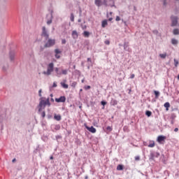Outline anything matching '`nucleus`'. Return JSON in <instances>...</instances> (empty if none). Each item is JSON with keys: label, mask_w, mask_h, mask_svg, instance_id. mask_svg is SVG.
I'll return each instance as SVG.
<instances>
[{"label": "nucleus", "mask_w": 179, "mask_h": 179, "mask_svg": "<svg viewBox=\"0 0 179 179\" xmlns=\"http://www.w3.org/2000/svg\"><path fill=\"white\" fill-rule=\"evenodd\" d=\"M173 34H174V36H178V34H179V29H174L173 30Z\"/></svg>", "instance_id": "obj_13"}, {"label": "nucleus", "mask_w": 179, "mask_h": 179, "mask_svg": "<svg viewBox=\"0 0 179 179\" xmlns=\"http://www.w3.org/2000/svg\"><path fill=\"white\" fill-rule=\"evenodd\" d=\"M60 85H61V86H62L64 87V89H68V87H69L68 84H66L64 83H61Z\"/></svg>", "instance_id": "obj_18"}, {"label": "nucleus", "mask_w": 179, "mask_h": 179, "mask_svg": "<svg viewBox=\"0 0 179 179\" xmlns=\"http://www.w3.org/2000/svg\"><path fill=\"white\" fill-rule=\"evenodd\" d=\"M156 99H157L160 96V92L159 91H154Z\"/></svg>", "instance_id": "obj_23"}, {"label": "nucleus", "mask_w": 179, "mask_h": 179, "mask_svg": "<svg viewBox=\"0 0 179 179\" xmlns=\"http://www.w3.org/2000/svg\"><path fill=\"white\" fill-rule=\"evenodd\" d=\"M103 5L106 6H113L114 0H103Z\"/></svg>", "instance_id": "obj_6"}, {"label": "nucleus", "mask_w": 179, "mask_h": 179, "mask_svg": "<svg viewBox=\"0 0 179 179\" xmlns=\"http://www.w3.org/2000/svg\"><path fill=\"white\" fill-rule=\"evenodd\" d=\"M2 120H3V118H2V117H1V116H0V122H2Z\"/></svg>", "instance_id": "obj_55"}, {"label": "nucleus", "mask_w": 179, "mask_h": 179, "mask_svg": "<svg viewBox=\"0 0 179 179\" xmlns=\"http://www.w3.org/2000/svg\"><path fill=\"white\" fill-rule=\"evenodd\" d=\"M86 128L90 132H92V134H96V128H94L93 126L91 127H86Z\"/></svg>", "instance_id": "obj_10"}, {"label": "nucleus", "mask_w": 179, "mask_h": 179, "mask_svg": "<svg viewBox=\"0 0 179 179\" xmlns=\"http://www.w3.org/2000/svg\"><path fill=\"white\" fill-rule=\"evenodd\" d=\"M174 62H175V66H177V65H178V61L175 59Z\"/></svg>", "instance_id": "obj_38"}, {"label": "nucleus", "mask_w": 179, "mask_h": 179, "mask_svg": "<svg viewBox=\"0 0 179 179\" xmlns=\"http://www.w3.org/2000/svg\"><path fill=\"white\" fill-rule=\"evenodd\" d=\"M8 68H9V65L8 64H6V65L3 66L2 69H3V71L4 72H6V71H8Z\"/></svg>", "instance_id": "obj_17"}, {"label": "nucleus", "mask_w": 179, "mask_h": 179, "mask_svg": "<svg viewBox=\"0 0 179 179\" xmlns=\"http://www.w3.org/2000/svg\"><path fill=\"white\" fill-rule=\"evenodd\" d=\"M164 107L166 108V110H169V108L170 107V103H169V102L165 103Z\"/></svg>", "instance_id": "obj_24"}, {"label": "nucleus", "mask_w": 179, "mask_h": 179, "mask_svg": "<svg viewBox=\"0 0 179 179\" xmlns=\"http://www.w3.org/2000/svg\"><path fill=\"white\" fill-rule=\"evenodd\" d=\"M51 23H52V19H50L47 21V24H51Z\"/></svg>", "instance_id": "obj_36"}, {"label": "nucleus", "mask_w": 179, "mask_h": 179, "mask_svg": "<svg viewBox=\"0 0 179 179\" xmlns=\"http://www.w3.org/2000/svg\"><path fill=\"white\" fill-rule=\"evenodd\" d=\"M42 37H45V38L47 40L48 37H50V35L48 34V31H47V29L45 27H42Z\"/></svg>", "instance_id": "obj_5"}, {"label": "nucleus", "mask_w": 179, "mask_h": 179, "mask_svg": "<svg viewBox=\"0 0 179 179\" xmlns=\"http://www.w3.org/2000/svg\"><path fill=\"white\" fill-rule=\"evenodd\" d=\"M54 118H55V120H56V121H61V115H55Z\"/></svg>", "instance_id": "obj_15"}, {"label": "nucleus", "mask_w": 179, "mask_h": 179, "mask_svg": "<svg viewBox=\"0 0 179 179\" xmlns=\"http://www.w3.org/2000/svg\"><path fill=\"white\" fill-rule=\"evenodd\" d=\"M70 20L71 22H75V15H73V13H71Z\"/></svg>", "instance_id": "obj_22"}, {"label": "nucleus", "mask_w": 179, "mask_h": 179, "mask_svg": "<svg viewBox=\"0 0 179 179\" xmlns=\"http://www.w3.org/2000/svg\"><path fill=\"white\" fill-rule=\"evenodd\" d=\"M85 179H87V176H85Z\"/></svg>", "instance_id": "obj_63"}, {"label": "nucleus", "mask_w": 179, "mask_h": 179, "mask_svg": "<svg viewBox=\"0 0 179 179\" xmlns=\"http://www.w3.org/2000/svg\"><path fill=\"white\" fill-rule=\"evenodd\" d=\"M95 5L96 6H101V5H104V1L103 0H95Z\"/></svg>", "instance_id": "obj_8"}, {"label": "nucleus", "mask_w": 179, "mask_h": 179, "mask_svg": "<svg viewBox=\"0 0 179 179\" xmlns=\"http://www.w3.org/2000/svg\"><path fill=\"white\" fill-rule=\"evenodd\" d=\"M52 45H55V40L49 38L44 47L45 48H49V47H52Z\"/></svg>", "instance_id": "obj_4"}, {"label": "nucleus", "mask_w": 179, "mask_h": 179, "mask_svg": "<svg viewBox=\"0 0 179 179\" xmlns=\"http://www.w3.org/2000/svg\"><path fill=\"white\" fill-rule=\"evenodd\" d=\"M121 20V18H120V16L116 17V22H120Z\"/></svg>", "instance_id": "obj_39"}, {"label": "nucleus", "mask_w": 179, "mask_h": 179, "mask_svg": "<svg viewBox=\"0 0 179 179\" xmlns=\"http://www.w3.org/2000/svg\"><path fill=\"white\" fill-rule=\"evenodd\" d=\"M148 148H155V141H152L151 143L148 145Z\"/></svg>", "instance_id": "obj_28"}, {"label": "nucleus", "mask_w": 179, "mask_h": 179, "mask_svg": "<svg viewBox=\"0 0 179 179\" xmlns=\"http://www.w3.org/2000/svg\"><path fill=\"white\" fill-rule=\"evenodd\" d=\"M76 85H77V83H76V82H73L72 83H71V87H76Z\"/></svg>", "instance_id": "obj_35"}, {"label": "nucleus", "mask_w": 179, "mask_h": 179, "mask_svg": "<svg viewBox=\"0 0 179 179\" xmlns=\"http://www.w3.org/2000/svg\"><path fill=\"white\" fill-rule=\"evenodd\" d=\"M153 34H155V36H157L159 34V31L157 29H155L152 31Z\"/></svg>", "instance_id": "obj_32"}, {"label": "nucleus", "mask_w": 179, "mask_h": 179, "mask_svg": "<svg viewBox=\"0 0 179 179\" xmlns=\"http://www.w3.org/2000/svg\"><path fill=\"white\" fill-rule=\"evenodd\" d=\"M171 27H179L178 17L176 15H171Z\"/></svg>", "instance_id": "obj_1"}, {"label": "nucleus", "mask_w": 179, "mask_h": 179, "mask_svg": "<svg viewBox=\"0 0 179 179\" xmlns=\"http://www.w3.org/2000/svg\"><path fill=\"white\" fill-rule=\"evenodd\" d=\"M41 92H42V90H39V91H38V96H39V97H41Z\"/></svg>", "instance_id": "obj_40"}, {"label": "nucleus", "mask_w": 179, "mask_h": 179, "mask_svg": "<svg viewBox=\"0 0 179 179\" xmlns=\"http://www.w3.org/2000/svg\"><path fill=\"white\" fill-rule=\"evenodd\" d=\"M56 58H57V59H59V58H61V56L58 55H55Z\"/></svg>", "instance_id": "obj_43"}, {"label": "nucleus", "mask_w": 179, "mask_h": 179, "mask_svg": "<svg viewBox=\"0 0 179 179\" xmlns=\"http://www.w3.org/2000/svg\"><path fill=\"white\" fill-rule=\"evenodd\" d=\"M80 22H82V20L79 19L78 20V23H80Z\"/></svg>", "instance_id": "obj_56"}, {"label": "nucleus", "mask_w": 179, "mask_h": 179, "mask_svg": "<svg viewBox=\"0 0 179 179\" xmlns=\"http://www.w3.org/2000/svg\"><path fill=\"white\" fill-rule=\"evenodd\" d=\"M118 101H117V100L115 99H112L110 101V106H117Z\"/></svg>", "instance_id": "obj_12"}, {"label": "nucleus", "mask_w": 179, "mask_h": 179, "mask_svg": "<svg viewBox=\"0 0 179 179\" xmlns=\"http://www.w3.org/2000/svg\"><path fill=\"white\" fill-rule=\"evenodd\" d=\"M101 104H102V106H103V107L102 108L103 110H104V106H106V104H107V102L104 101H102L101 102Z\"/></svg>", "instance_id": "obj_33"}, {"label": "nucleus", "mask_w": 179, "mask_h": 179, "mask_svg": "<svg viewBox=\"0 0 179 179\" xmlns=\"http://www.w3.org/2000/svg\"><path fill=\"white\" fill-rule=\"evenodd\" d=\"M54 159V157H50V160H52Z\"/></svg>", "instance_id": "obj_57"}, {"label": "nucleus", "mask_w": 179, "mask_h": 179, "mask_svg": "<svg viewBox=\"0 0 179 179\" xmlns=\"http://www.w3.org/2000/svg\"><path fill=\"white\" fill-rule=\"evenodd\" d=\"M66 98L65 96H60L59 98H56L55 101L57 103H65Z\"/></svg>", "instance_id": "obj_7"}, {"label": "nucleus", "mask_w": 179, "mask_h": 179, "mask_svg": "<svg viewBox=\"0 0 179 179\" xmlns=\"http://www.w3.org/2000/svg\"><path fill=\"white\" fill-rule=\"evenodd\" d=\"M107 129H108V131H111V127H108Z\"/></svg>", "instance_id": "obj_48"}, {"label": "nucleus", "mask_w": 179, "mask_h": 179, "mask_svg": "<svg viewBox=\"0 0 179 179\" xmlns=\"http://www.w3.org/2000/svg\"><path fill=\"white\" fill-rule=\"evenodd\" d=\"M102 27L107 26V20H103L101 24Z\"/></svg>", "instance_id": "obj_27"}, {"label": "nucleus", "mask_w": 179, "mask_h": 179, "mask_svg": "<svg viewBox=\"0 0 179 179\" xmlns=\"http://www.w3.org/2000/svg\"><path fill=\"white\" fill-rule=\"evenodd\" d=\"M72 36L73 38H78V32L76 31H73Z\"/></svg>", "instance_id": "obj_16"}, {"label": "nucleus", "mask_w": 179, "mask_h": 179, "mask_svg": "<svg viewBox=\"0 0 179 179\" xmlns=\"http://www.w3.org/2000/svg\"><path fill=\"white\" fill-rule=\"evenodd\" d=\"M55 52L56 55L61 54V51L59 50V49H55Z\"/></svg>", "instance_id": "obj_34"}, {"label": "nucleus", "mask_w": 179, "mask_h": 179, "mask_svg": "<svg viewBox=\"0 0 179 179\" xmlns=\"http://www.w3.org/2000/svg\"><path fill=\"white\" fill-rule=\"evenodd\" d=\"M46 104H48V107L51 106V103H50V98H48L45 101Z\"/></svg>", "instance_id": "obj_30"}, {"label": "nucleus", "mask_w": 179, "mask_h": 179, "mask_svg": "<svg viewBox=\"0 0 179 179\" xmlns=\"http://www.w3.org/2000/svg\"><path fill=\"white\" fill-rule=\"evenodd\" d=\"M174 131H175V132H178V128H176V129H174Z\"/></svg>", "instance_id": "obj_50"}, {"label": "nucleus", "mask_w": 179, "mask_h": 179, "mask_svg": "<svg viewBox=\"0 0 179 179\" xmlns=\"http://www.w3.org/2000/svg\"><path fill=\"white\" fill-rule=\"evenodd\" d=\"M105 44H106L107 45H108V44H110V41H105Z\"/></svg>", "instance_id": "obj_42"}, {"label": "nucleus", "mask_w": 179, "mask_h": 179, "mask_svg": "<svg viewBox=\"0 0 179 179\" xmlns=\"http://www.w3.org/2000/svg\"><path fill=\"white\" fill-rule=\"evenodd\" d=\"M171 43V44H173V45H177L178 44V40L176 38H172Z\"/></svg>", "instance_id": "obj_11"}, {"label": "nucleus", "mask_w": 179, "mask_h": 179, "mask_svg": "<svg viewBox=\"0 0 179 179\" xmlns=\"http://www.w3.org/2000/svg\"><path fill=\"white\" fill-rule=\"evenodd\" d=\"M62 44H66V40L62 39Z\"/></svg>", "instance_id": "obj_37"}, {"label": "nucleus", "mask_w": 179, "mask_h": 179, "mask_svg": "<svg viewBox=\"0 0 179 179\" xmlns=\"http://www.w3.org/2000/svg\"><path fill=\"white\" fill-rule=\"evenodd\" d=\"M15 162H16V159H15V158H14V159L12 160V162H13V163H15Z\"/></svg>", "instance_id": "obj_52"}, {"label": "nucleus", "mask_w": 179, "mask_h": 179, "mask_svg": "<svg viewBox=\"0 0 179 179\" xmlns=\"http://www.w3.org/2000/svg\"><path fill=\"white\" fill-rule=\"evenodd\" d=\"M50 101H52V103H54V99L52 98L50 99Z\"/></svg>", "instance_id": "obj_53"}, {"label": "nucleus", "mask_w": 179, "mask_h": 179, "mask_svg": "<svg viewBox=\"0 0 179 179\" xmlns=\"http://www.w3.org/2000/svg\"><path fill=\"white\" fill-rule=\"evenodd\" d=\"M130 78L131 79H134V78H135V74H131Z\"/></svg>", "instance_id": "obj_44"}, {"label": "nucleus", "mask_w": 179, "mask_h": 179, "mask_svg": "<svg viewBox=\"0 0 179 179\" xmlns=\"http://www.w3.org/2000/svg\"><path fill=\"white\" fill-rule=\"evenodd\" d=\"M176 1H179V0H176Z\"/></svg>", "instance_id": "obj_64"}, {"label": "nucleus", "mask_w": 179, "mask_h": 179, "mask_svg": "<svg viewBox=\"0 0 179 179\" xmlns=\"http://www.w3.org/2000/svg\"><path fill=\"white\" fill-rule=\"evenodd\" d=\"M42 117H43V118H44V117H45V111H43L42 113Z\"/></svg>", "instance_id": "obj_41"}, {"label": "nucleus", "mask_w": 179, "mask_h": 179, "mask_svg": "<svg viewBox=\"0 0 179 179\" xmlns=\"http://www.w3.org/2000/svg\"><path fill=\"white\" fill-rule=\"evenodd\" d=\"M85 89H86L87 90H89V89H90V85H87V87H85Z\"/></svg>", "instance_id": "obj_45"}, {"label": "nucleus", "mask_w": 179, "mask_h": 179, "mask_svg": "<svg viewBox=\"0 0 179 179\" xmlns=\"http://www.w3.org/2000/svg\"><path fill=\"white\" fill-rule=\"evenodd\" d=\"M117 170H119V171L124 170V166L122 165H118L117 166Z\"/></svg>", "instance_id": "obj_25"}, {"label": "nucleus", "mask_w": 179, "mask_h": 179, "mask_svg": "<svg viewBox=\"0 0 179 179\" xmlns=\"http://www.w3.org/2000/svg\"><path fill=\"white\" fill-rule=\"evenodd\" d=\"M62 75H68V70H62Z\"/></svg>", "instance_id": "obj_29"}, {"label": "nucleus", "mask_w": 179, "mask_h": 179, "mask_svg": "<svg viewBox=\"0 0 179 179\" xmlns=\"http://www.w3.org/2000/svg\"><path fill=\"white\" fill-rule=\"evenodd\" d=\"M50 97H52V94H50Z\"/></svg>", "instance_id": "obj_60"}, {"label": "nucleus", "mask_w": 179, "mask_h": 179, "mask_svg": "<svg viewBox=\"0 0 179 179\" xmlns=\"http://www.w3.org/2000/svg\"><path fill=\"white\" fill-rule=\"evenodd\" d=\"M45 106H48V103L45 102V100L43 99V98L40 99V102L38 106V112L43 111L45 108Z\"/></svg>", "instance_id": "obj_3"}, {"label": "nucleus", "mask_w": 179, "mask_h": 179, "mask_svg": "<svg viewBox=\"0 0 179 179\" xmlns=\"http://www.w3.org/2000/svg\"><path fill=\"white\" fill-rule=\"evenodd\" d=\"M83 29L85 30L86 29V25L82 27Z\"/></svg>", "instance_id": "obj_49"}, {"label": "nucleus", "mask_w": 179, "mask_h": 179, "mask_svg": "<svg viewBox=\"0 0 179 179\" xmlns=\"http://www.w3.org/2000/svg\"><path fill=\"white\" fill-rule=\"evenodd\" d=\"M84 82H85V80H82V83H83Z\"/></svg>", "instance_id": "obj_58"}, {"label": "nucleus", "mask_w": 179, "mask_h": 179, "mask_svg": "<svg viewBox=\"0 0 179 179\" xmlns=\"http://www.w3.org/2000/svg\"><path fill=\"white\" fill-rule=\"evenodd\" d=\"M161 2H162L164 8H166L167 6V0H161Z\"/></svg>", "instance_id": "obj_19"}, {"label": "nucleus", "mask_w": 179, "mask_h": 179, "mask_svg": "<svg viewBox=\"0 0 179 179\" xmlns=\"http://www.w3.org/2000/svg\"><path fill=\"white\" fill-rule=\"evenodd\" d=\"M157 156H159V153H157Z\"/></svg>", "instance_id": "obj_62"}, {"label": "nucleus", "mask_w": 179, "mask_h": 179, "mask_svg": "<svg viewBox=\"0 0 179 179\" xmlns=\"http://www.w3.org/2000/svg\"><path fill=\"white\" fill-rule=\"evenodd\" d=\"M164 139H166V136H159L157 138V142H159V143H162V142H164Z\"/></svg>", "instance_id": "obj_9"}, {"label": "nucleus", "mask_w": 179, "mask_h": 179, "mask_svg": "<svg viewBox=\"0 0 179 179\" xmlns=\"http://www.w3.org/2000/svg\"><path fill=\"white\" fill-rule=\"evenodd\" d=\"M145 115H148V117H150V115H152V112L150 110H147L145 112Z\"/></svg>", "instance_id": "obj_31"}, {"label": "nucleus", "mask_w": 179, "mask_h": 179, "mask_svg": "<svg viewBox=\"0 0 179 179\" xmlns=\"http://www.w3.org/2000/svg\"><path fill=\"white\" fill-rule=\"evenodd\" d=\"M139 159H140L139 157H135V160H139Z\"/></svg>", "instance_id": "obj_51"}, {"label": "nucleus", "mask_w": 179, "mask_h": 179, "mask_svg": "<svg viewBox=\"0 0 179 179\" xmlns=\"http://www.w3.org/2000/svg\"><path fill=\"white\" fill-rule=\"evenodd\" d=\"M87 62H92V59L87 58Z\"/></svg>", "instance_id": "obj_47"}, {"label": "nucleus", "mask_w": 179, "mask_h": 179, "mask_svg": "<svg viewBox=\"0 0 179 179\" xmlns=\"http://www.w3.org/2000/svg\"><path fill=\"white\" fill-rule=\"evenodd\" d=\"M52 72H54V63H50L48 65L47 71H43V74L50 76Z\"/></svg>", "instance_id": "obj_2"}, {"label": "nucleus", "mask_w": 179, "mask_h": 179, "mask_svg": "<svg viewBox=\"0 0 179 179\" xmlns=\"http://www.w3.org/2000/svg\"><path fill=\"white\" fill-rule=\"evenodd\" d=\"M89 36H90V33H89V31H85L83 33V36L84 37H89Z\"/></svg>", "instance_id": "obj_21"}, {"label": "nucleus", "mask_w": 179, "mask_h": 179, "mask_svg": "<svg viewBox=\"0 0 179 179\" xmlns=\"http://www.w3.org/2000/svg\"><path fill=\"white\" fill-rule=\"evenodd\" d=\"M159 57H160V58H162L163 59H164V58H166V57H167V54H166V53L160 54Z\"/></svg>", "instance_id": "obj_26"}, {"label": "nucleus", "mask_w": 179, "mask_h": 179, "mask_svg": "<svg viewBox=\"0 0 179 179\" xmlns=\"http://www.w3.org/2000/svg\"><path fill=\"white\" fill-rule=\"evenodd\" d=\"M178 80H179V75L178 76Z\"/></svg>", "instance_id": "obj_61"}, {"label": "nucleus", "mask_w": 179, "mask_h": 179, "mask_svg": "<svg viewBox=\"0 0 179 179\" xmlns=\"http://www.w3.org/2000/svg\"><path fill=\"white\" fill-rule=\"evenodd\" d=\"M10 61L15 59V53L13 52H10Z\"/></svg>", "instance_id": "obj_14"}, {"label": "nucleus", "mask_w": 179, "mask_h": 179, "mask_svg": "<svg viewBox=\"0 0 179 179\" xmlns=\"http://www.w3.org/2000/svg\"><path fill=\"white\" fill-rule=\"evenodd\" d=\"M110 15H113V12H110Z\"/></svg>", "instance_id": "obj_59"}, {"label": "nucleus", "mask_w": 179, "mask_h": 179, "mask_svg": "<svg viewBox=\"0 0 179 179\" xmlns=\"http://www.w3.org/2000/svg\"><path fill=\"white\" fill-rule=\"evenodd\" d=\"M59 69H58V67H56V68H55V72H57V75L58 76H61V75H62V73H61V71H59Z\"/></svg>", "instance_id": "obj_20"}, {"label": "nucleus", "mask_w": 179, "mask_h": 179, "mask_svg": "<svg viewBox=\"0 0 179 179\" xmlns=\"http://www.w3.org/2000/svg\"><path fill=\"white\" fill-rule=\"evenodd\" d=\"M113 20V17L109 18V22H111Z\"/></svg>", "instance_id": "obj_54"}, {"label": "nucleus", "mask_w": 179, "mask_h": 179, "mask_svg": "<svg viewBox=\"0 0 179 179\" xmlns=\"http://www.w3.org/2000/svg\"><path fill=\"white\" fill-rule=\"evenodd\" d=\"M52 87H57V83H54L53 85H52Z\"/></svg>", "instance_id": "obj_46"}]
</instances>
